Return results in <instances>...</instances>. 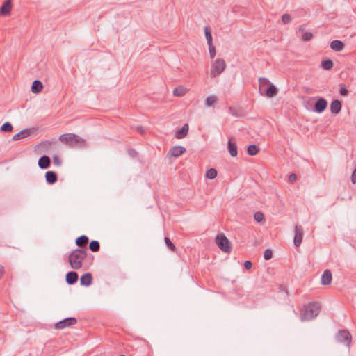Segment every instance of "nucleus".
I'll return each instance as SVG.
<instances>
[{"label":"nucleus","mask_w":356,"mask_h":356,"mask_svg":"<svg viewBox=\"0 0 356 356\" xmlns=\"http://www.w3.org/2000/svg\"><path fill=\"white\" fill-rule=\"evenodd\" d=\"M71 146L77 147H86V143L83 138L75 134V137L73 138V141L72 143Z\"/></svg>","instance_id":"nucleus-22"},{"label":"nucleus","mask_w":356,"mask_h":356,"mask_svg":"<svg viewBox=\"0 0 356 356\" xmlns=\"http://www.w3.org/2000/svg\"><path fill=\"white\" fill-rule=\"evenodd\" d=\"M79 279V275L75 271H70L66 274L65 276V280L66 282L72 285L77 282Z\"/></svg>","instance_id":"nucleus-13"},{"label":"nucleus","mask_w":356,"mask_h":356,"mask_svg":"<svg viewBox=\"0 0 356 356\" xmlns=\"http://www.w3.org/2000/svg\"><path fill=\"white\" fill-rule=\"evenodd\" d=\"M259 151V147L256 145H250L248 147L247 152L250 156L256 155Z\"/></svg>","instance_id":"nucleus-29"},{"label":"nucleus","mask_w":356,"mask_h":356,"mask_svg":"<svg viewBox=\"0 0 356 356\" xmlns=\"http://www.w3.org/2000/svg\"><path fill=\"white\" fill-rule=\"evenodd\" d=\"M38 165L41 169H47L51 165V159L47 155L42 156L38 160Z\"/></svg>","instance_id":"nucleus-15"},{"label":"nucleus","mask_w":356,"mask_h":356,"mask_svg":"<svg viewBox=\"0 0 356 356\" xmlns=\"http://www.w3.org/2000/svg\"><path fill=\"white\" fill-rule=\"evenodd\" d=\"M313 38V33L311 32H306L302 34V40L303 41H309Z\"/></svg>","instance_id":"nucleus-39"},{"label":"nucleus","mask_w":356,"mask_h":356,"mask_svg":"<svg viewBox=\"0 0 356 356\" xmlns=\"http://www.w3.org/2000/svg\"><path fill=\"white\" fill-rule=\"evenodd\" d=\"M89 249L93 252H97L100 250V244L98 241L92 240L89 244Z\"/></svg>","instance_id":"nucleus-28"},{"label":"nucleus","mask_w":356,"mask_h":356,"mask_svg":"<svg viewBox=\"0 0 356 356\" xmlns=\"http://www.w3.org/2000/svg\"><path fill=\"white\" fill-rule=\"evenodd\" d=\"M209 46V54H210V57L211 58H214V57L216 56V48L213 45V43L210 44H208Z\"/></svg>","instance_id":"nucleus-38"},{"label":"nucleus","mask_w":356,"mask_h":356,"mask_svg":"<svg viewBox=\"0 0 356 356\" xmlns=\"http://www.w3.org/2000/svg\"><path fill=\"white\" fill-rule=\"evenodd\" d=\"M327 106V102L323 97H319L314 104V111L318 113L323 112Z\"/></svg>","instance_id":"nucleus-7"},{"label":"nucleus","mask_w":356,"mask_h":356,"mask_svg":"<svg viewBox=\"0 0 356 356\" xmlns=\"http://www.w3.org/2000/svg\"><path fill=\"white\" fill-rule=\"evenodd\" d=\"M217 101V98L216 96L211 95L209 96L205 101V104L208 107H211L213 106V104Z\"/></svg>","instance_id":"nucleus-32"},{"label":"nucleus","mask_w":356,"mask_h":356,"mask_svg":"<svg viewBox=\"0 0 356 356\" xmlns=\"http://www.w3.org/2000/svg\"><path fill=\"white\" fill-rule=\"evenodd\" d=\"M229 113L233 116H236V117L239 116L238 110L236 107L230 106L229 108Z\"/></svg>","instance_id":"nucleus-40"},{"label":"nucleus","mask_w":356,"mask_h":356,"mask_svg":"<svg viewBox=\"0 0 356 356\" xmlns=\"http://www.w3.org/2000/svg\"><path fill=\"white\" fill-rule=\"evenodd\" d=\"M45 143H49V144H51V143H54L55 142L46 141Z\"/></svg>","instance_id":"nucleus-49"},{"label":"nucleus","mask_w":356,"mask_h":356,"mask_svg":"<svg viewBox=\"0 0 356 356\" xmlns=\"http://www.w3.org/2000/svg\"><path fill=\"white\" fill-rule=\"evenodd\" d=\"M254 220L258 222H263L265 220L264 215L260 211L256 212L254 213Z\"/></svg>","instance_id":"nucleus-35"},{"label":"nucleus","mask_w":356,"mask_h":356,"mask_svg":"<svg viewBox=\"0 0 356 356\" xmlns=\"http://www.w3.org/2000/svg\"><path fill=\"white\" fill-rule=\"evenodd\" d=\"M186 94V90L184 88H176L173 90V95L176 97H182Z\"/></svg>","instance_id":"nucleus-33"},{"label":"nucleus","mask_w":356,"mask_h":356,"mask_svg":"<svg viewBox=\"0 0 356 356\" xmlns=\"http://www.w3.org/2000/svg\"><path fill=\"white\" fill-rule=\"evenodd\" d=\"M216 243L224 252L229 253L231 251V243L224 234H219L216 237Z\"/></svg>","instance_id":"nucleus-3"},{"label":"nucleus","mask_w":356,"mask_h":356,"mask_svg":"<svg viewBox=\"0 0 356 356\" xmlns=\"http://www.w3.org/2000/svg\"><path fill=\"white\" fill-rule=\"evenodd\" d=\"M13 129L12 124L9 122H6L0 127V131L2 132H11Z\"/></svg>","instance_id":"nucleus-30"},{"label":"nucleus","mask_w":356,"mask_h":356,"mask_svg":"<svg viewBox=\"0 0 356 356\" xmlns=\"http://www.w3.org/2000/svg\"><path fill=\"white\" fill-rule=\"evenodd\" d=\"M277 93L278 89L273 83H269L267 85V87L264 90V92H261L262 95H264L268 97H273L276 96Z\"/></svg>","instance_id":"nucleus-10"},{"label":"nucleus","mask_w":356,"mask_h":356,"mask_svg":"<svg viewBox=\"0 0 356 356\" xmlns=\"http://www.w3.org/2000/svg\"><path fill=\"white\" fill-rule=\"evenodd\" d=\"M189 127L188 124H185L181 129H178L175 133V137L177 139L185 138L188 132Z\"/></svg>","instance_id":"nucleus-18"},{"label":"nucleus","mask_w":356,"mask_h":356,"mask_svg":"<svg viewBox=\"0 0 356 356\" xmlns=\"http://www.w3.org/2000/svg\"><path fill=\"white\" fill-rule=\"evenodd\" d=\"M35 129H25L17 133V134L14 135L13 137V140H18L21 139L26 138L29 137L32 133L35 131Z\"/></svg>","instance_id":"nucleus-9"},{"label":"nucleus","mask_w":356,"mask_h":356,"mask_svg":"<svg viewBox=\"0 0 356 356\" xmlns=\"http://www.w3.org/2000/svg\"><path fill=\"white\" fill-rule=\"evenodd\" d=\"M204 31L207 44H210L213 43V38H212L211 28L209 26H206L204 28Z\"/></svg>","instance_id":"nucleus-27"},{"label":"nucleus","mask_w":356,"mask_h":356,"mask_svg":"<svg viewBox=\"0 0 356 356\" xmlns=\"http://www.w3.org/2000/svg\"><path fill=\"white\" fill-rule=\"evenodd\" d=\"M137 130L140 133V134H143L144 132V129L143 127L141 126H138L137 127Z\"/></svg>","instance_id":"nucleus-47"},{"label":"nucleus","mask_w":356,"mask_h":356,"mask_svg":"<svg viewBox=\"0 0 356 356\" xmlns=\"http://www.w3.org/2000/svg\"><path fill=\"white\" fill-rule=\"evenodd\" d=\"M298 30H299V31H303L304 29L302 28V26H300Z\"/></svg>","instance_id":"nucleus-48"},{"label":"nucleus","mask_w":356,"mask_h":356,"mask_svg":"<svg viewBox=\"0 0 356 356\" xmlns=\"http://www.w3.org/2000/svg\"><path fill=\"white\" fill-rule=\"evenodd\" d=\"M120 356H126V355H120Z\"/></svg>","instance_id":"nucleus-50"},{"label":"nucleus","mask_w":356,"mask_h":356,"mask_svg":"<svg viewBox=\"0 0 356 356\" xmlns=\"http://www.w3.org/2000/svg\"><path fill=\"white\" fill-rule=\"evenodd\" d=\"M53 163L56 166H60L62 165V161L58 155H54Z\"/></svg>","instance_id":"nucleus-42"},{"label":"nucleus","mask_w":356,"mask_h":356,"mask_svg":"<svg viewBox=\"0 0 356 356\" xmlns=\"http://www.w3.org/2000/svg\"><path fill=\"white\" fill-rule=\"evenodd\" d=\"M92 282V275L90 273L83 274L80 278V284L82 286H89Z\"/></svg>","instance_id":"nucleus-16"},{"label":"nucleus","mask_w":356,"mask_h":356,"mask_svg":"<svg viewBox=\"0 0 356 356\" xmlns=\"http://www.w3.org/2000/svg\"><path fill=\"white\" fill-rule=\"evenodd\" d=\"M88 252L86 249L76 248L74 250L68 257V262L70 267L74 270H79L83 266V261L86 258Z\"/></svg>","instance_id":"nucleus-1"},{"label":"nucleus","mask_w":356,"mask_h":356,"mask_svg":"<svg viewBox=\"0 0 356 356\" xmlns=\"http://www.w3.org/2000/svg\"><path fill=\"white\" fill-rule=\"evenodd\" d=\"M259 85H260V87H259L260 90H261V88H262V87H264V85H268L269 83H270L269 82V80L264 77L259 78Z\"/></svg>","instance_id":"nucleus-36"},{"label":"nucleus","mask_w":356,"mask_h":356,"mask_svg":"<svg viewBox=\"0 0 356 356\" xmlns=\"http://www.w3.org/2000/svg\"><path fill=\"white\" fill-rule=\"evenodd\" d=\"M77 323V319L74 317H69L56 323L54 327L57 330H62L67 327L72 326Z\"/></svg>","instance_id":"nucleus-6"},{"label":"nucleus","mask_w":356,"mask_h":356,"mask_svg":"<svg viewBox=\"0 0 356 356\" xmlns=\"http://www.w3.org/2000/svg\"><path fill=\"white\" fill-rule=\"evenodd\" d=\"M12 0H6L0 7V14L6 16L10 14L12 9Z\"/></svg>","instance_id":"nucleus-11"},{"label":"nucleus","mask_w":356,"mask_h":356,"mask_svg":"<svg viewBox=\"0 0 356 356\" xmlns=\"http://www.w3.org/2000/svg\"><path fill=\"white\" fill-rule=\"evenodd\" d=\"M42 83L40 80H35L31 86V92L38 94L42 91Z\"/></svg>","instance_id":"nucleus-24"},{"label":"nucleus","mask_w":356,"mask_h":356,"mask_svg":"<svg viewBox=\"0 0 356 356\" xmlns=\"http://www.w3.org/2000/svg\"><path fill=\"white\" fill-rule=\"evenodd\" d=\"M128 154L131 156H134L137 154V152L136 150L133 149H128Z\"/></svg>","instance_id":"nucleus-46"},{"label":"nucleus","mask_w":356,"mask_h":356,"mask_svg":"<svg viewBox=\"0 0 356 356\" xmlns=\"http://www.w3.org/2000/svg\"><path fill=\"white\" fill-rule=\"evenodd\" d=\"M75 134H65L59 137V140L63 143L67 144L71 146Z\"/></svg>","instance_id":"nucleus-20"},{"label":"nucleus","mask_w":356,"mask_h":356,"mask_svg":"<svg viewBox=\"0 0 356 356\" xmlns=\"http://www.w3.org/2000/svg\"><path fill=\"white\" fill-rule=\"evenodd\" d=\"M226 67L225 61L222 58L216 59L212 65L211 76L216 77L222 73Z\"/></svg>","instance_id":"nucleus-4"},{"label":"nucleus","mask_w":356,"mask_h":356,"mask_svg":"<svg viewBox=\"0 0 356 356\" xmlns=\"http://www.w3.org/2000/svg\"><path fill=\"white\" fill-rule=\"evenodd\" d=\"M252 267V264L250 261H245L244 262V268L246 269V270H250L251 269Z\"/></svg>","instance_id":"nucleus-45"},{"label":"nucleus","mask_w":356,"mask_h":356,"mask_svg":"<svg viewBox=\"0 0 356 356\" xmlns=\"http://www.w3.org/2000/svg\"><path fill=\"white\" fill-rule=\"evenodd\" d=\"M341 101L339 99H334L331 102L330 111L332 114L337 115L341 111Z\"/></svg>","instance_id":"nucleus-14"},{"label":"nucleus","mask_w":356,"mask_h":356,"mask_svg":"<svg viewBox=\"0 0 356 356\" xmlns=\"http://www.w3.org/2000/svg\"><path fill=\"white\" fill-rule=\"evenodd\" d=\"M332 279V273L330 270H325L321 276V284L328 285L331 283Z\"/></svg>","instance_id":"nucleus-17"},{"label":"nucleus","mask_w":356,"mask_h":356,"mask_svg":"<svg viewBox=\"0 0 356 356\" xmlns=\"http://www.w3.org/2000/svg\"><path fill=\"white\" fill-rule=\"evenodd\" d=\"M88 241H89V238L87 236L81 235V236H79L78 238H76L75 243H76V245L77 246L80 247L81 248H82L83 247L86 248Z\"/></svg>","instance_id":"nucleus-23"},{"label":"nucleus","mask_w":356,"mask_h":356,"mask_svg":"<svg viewBox=\"0 0 356 356\" xmlns=\"http://www.w3.org/2000/svg\"><path fill=\"white\" fill-rule=\"evenodd\" d=\"M302 241V232L298 226L295 227V235L293 243L296 247H299Z\"/></svg>","instance_id":"nucleus-12"},{"label":"nucleus","mask_w":356,"mask_h":356,"mask_svg":"<svg viewBox=\"0 0 356 356\" xmlns=\"http://www.w3.org/2000/svg\"><path fill=\"white\" fill-rule=\"evenodd\" d=\"M344 47L343 42L339 40H334L330 42V48L335 51H342Z\"/></svg>","instance_id":"nucleus-21"},{"label":"nucleus","mask_w":356,"mask_h":356,"mask_svg":"<svg viewBox=\"0 0 356 356\" xmlns=\"http://www.w3.org/2000/svg\"><path fill=\"white\" fill-rule=\"evenodd\" d=\"M264 257L265 260H270L273 257V252L270 249H266L264 252Z\"/></svg>","instance_id":"nucleus-37"},{"label":"nucleus","mask_w":356,"mask_h":356,"mask_svg":"<svg viewBox=\"0 0 356 356\" xmlns=\"http://www.w3.org/2000/svg\"><path fill=\"white\" fill-rule=\"evenodd\" d=\"M351 334L347 330H339L336 334V339L340 343L349 346L351 343Z\"/></svg>","instance_id":"nucleus-5"},{"label":"nucleus","mask_w":356,"mask_h":356,"mask_svg":"<svg viewBox=\"0 0 356 356\" xmlns=\"http://www.w3.org/2000/svg\"><path fill=\"white\" fill-rule=\"evenodd\" d=\"M217 176V171L214 168L209 169L206 172V177L209 179H213Z\"/></svg>","instance_id":"nucleus-31"},{"label":"nucleus","mask_w":356,"mask_h":356,"mask_svg":"<svg viewBox=\"0 0 356 356\" xmlns=\"http://www.w3.org/2000/svg\"><path fill=\"white\" fill-rule=\"evenodd\" d=\"M186 151V148L183 146H174L172 147L168 152V155L177 158L179 156L182 155Z\"/></svg>","instance_id":"nucleus-8"},{"label":"nucleus","mask_w":356,"mask_h":356,"mask_svg":"<svg viewBox=\"0 0 356 356\" xmlns=\"http://www.w3.org/2000/svg\"><path fill=\"white\" fill-rule=\"evenodd\" d=\"M333 61L330 58H327L321 61V67L325 70H331L333 67Z\"/></svg>","instance_id":"nucleus-26"},{"label":"nucleus","mask_w":356,"mask_h":356,"mask_svg":"<svg viewBox=\"0 0 356 356\" xmlns=\"http://www.w3.org/2000/svg\"><path fill=\"white\" fill-rule=\"evenodd\" d=\"M45 179L49 184H54L58 180V175L54 171H47L45 173Z\"/></svg>","instance_id":"nucleus-19"},{"label":"nucleus","mask_w":356,"mask_h":356,"mask_svg":"<svg viewBox=\"0 0 356 356\" xmlns=\"http://www.w3.org/2000/svg\"><path fill=\"white\" fill-rule=\"evenodd\" d=\"M228 150L230 155L233 157L236 156L238 154L237 145L235 143L232 142L230 139L228 141Z\"/></svg>","instance_id":"nucleus-25"},{"label":"nucleus","mask_w":356,"mask_h":356,"mask_svg":"<svg viewBox=\"0 0 356 356\" xmlns=\"http://www.w3.org/2000/svg\"><path fill=\"white\" fill-rule=\"evenodd\" d=\"M297 179V175L295 173H291L288 178V182L293 183Z\"/></svg>","instance_id":"nucleus-44"},{"label":"nucleus","mask_w":356,"mask_h":356,"mask_svg":"<svg viewBox=\"0 0 356 356\" xmlns=\"http://www.w3.org/2000/svg\"><path fill=\"white\" fill-rule=\"evenodd\" d=\"M339 93L342 96H347L348 95V90L345 87L344 85H341L340 89H339Z\"/></svg>","instance_id":"nucleus-43"},{"label":"nucleus","mask_w":356,"mask_h":356,"mask_svg":"<svg viewBox=\"0 0 356 356\" xmlns=\"http://www.w3.org/2000/svg\"><path fill=\"white\" fill-rule=\"evenodd\" d=\"M164 241H165L166 245L170 250H172V251L176 250L175 245H174V243L171 241V240L168 237H165Z\"/></svg>","instance_id":"nucleus-34"},{"label":"nucleus","mask_w":356,"mask_h":356,"mask_svg":"<svg viewBox=\"0 0 356 356\" xmlns=\"http://www.w3.org/2000/svg\"><path fill=\"white\" fill-rule=\"evenodd\" d=\"M282 21L284 24L289 23L291 21V17L289 14H284L282 17Z\"/></svg>","instance_id":"nucleus-41"},{"label":"nucleus","mask_w":356,"mask_h":356,"mask_svg":"<svg viewBox=\"0 0 356 356\" xmlns=\"http://www.w3.org/2000/svg\"><path fill=\"white\" fill-rule=\"evenodd\" d=\"M321 310L320 303L318 302H312L305 305L301 310L300 318L302 321H311L316 318Z\"/></svg>","instance_id":"nucleus-2"}]
</instances>
